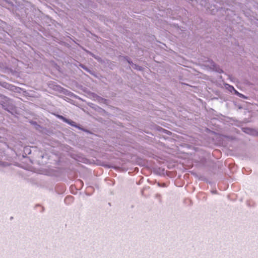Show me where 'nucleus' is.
<instances>
[{
	"mask_svg": "<svg viewBox=\"0 0 258 258\" xmlns=\"http://www.w3.org/2000/svg\"><path fill=\"white\" fill-rule=\"evenodd\" d=\"M57 117L58 118H59V119L62 120L65 122H67V123H69V124H70V125H71L72 126H76V122H74L73 121H72V120H69V119H67L66 118H65L64 117H63V116H62V115H57Z\"/></svg>",
	"mask_w": 258,
	"mask_h": 258,
	"instance_id": "f257e3e1",
	"label": "nucleus"
},
{
	"mask_svg": "<svg viewBox=\"0 0 258 258\" xmlns=\"http://www.w3.org/2000/svg\"><path fill=\"white\" fill-rule=\"evenodd\" d=\"M72 198H73V197H67V198H66V200H67V199H72Z\"/></svg>",
	"mask_w": 258,
	"mask_h": 258,
	"instance_id": "f03ea898",
	"label": "nucleus"
}]
</instances>
